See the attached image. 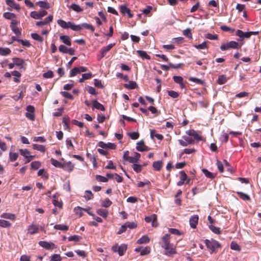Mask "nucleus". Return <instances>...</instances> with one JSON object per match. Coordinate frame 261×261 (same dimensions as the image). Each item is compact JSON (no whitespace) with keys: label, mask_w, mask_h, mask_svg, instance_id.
Here are the masks:
<instances>
[{"label":"nucleus","mask_w":261,"mask_h":261,"mask_svg":"<svg viewBox=\"0 0 261 261\" xmlns=\"http://www.w3.org/2000/svg\"><path fill=\"white\" fill-rule=\"evenodd\" d=\"M161 246L165 249L164 254L168 256H172L176 253V247L170 243V235L166 234L162 238Z\"/></svg>","instance_id":"obj_1"},{"label":"nucleus","mask_w":261,"mask_h":261,"mask_svg":"<svg viewBox=\"0 0 261 261\" xmlns=\"http://www.w3.org/2000/svg\"><path fill=\"white\" fill-rule=\"evenodd\" d=\"M205 244L206 247L211 250V253L215 252L216 248L221 247L220 243L214 240H208L206 239L205 240Z\"/></svg>","instance_id":"obj_2"},{"label":"nucleus","mask_w":261,"mask_h":261,"mask_svg":"<svg viewBox=\"0 0 261 261\" xmlns=\"http://www.w3.org/2000/svg\"><path fill=\"white\" fill-rule=\"evenodd\" d=\"M112 250L114 252H118L120 256H122L127 250V245L122 244L118 246V245L116 244L112 246Z\"/></svg>","instance_id":"obj_3"},{"label":"nucleus","mask_w":261,"mask_h":261,"mask_svg":"<svg viewBox=\"0 0 261 261\" xmlns=\"http://www.w3.org/2000/svg\"><path fill=\"white\" fill-rule=\"evenodd\" d=\"M114 45L115 43H113L103 47L99 51V55L97 56L98 60H101Z\"/></svg>","instance_id":"obj_4"},{"label":"nucleus","mask_w":261,"mask_h":261,"mask_svg":"<svg viewBox=\"0 0 261 261\" xmlns=\"http://www.w3.org/2000/svg\"><path fill=\"white\" fill-rule=\"evenodd\" d=\"M26 110L27 112L25 113V117L30 120L35 119V108L33 106L29 105L27 107Z\"/></svg>","instance_id":"obj_5"},{"label":"nucleus","mask_w":261,"mask_h":261,"mask_svg":"<svg viewBox=\"0 0 261 261\" xmlns=\"http://www.w3.org/2000/svg\"><path fill=\"white\" fill-rule=\"evenodd\" d=\"M187 134L190 136H192L194 138V140L197 141H203L205 140L202 136H200L198 133L194 129H190L186 132Z\"/></svg>","instance_id":"obj_6"},{"label":"nucleus","mask_w":261,"mask_h":261,"mask_svg":"<svg viewBox=\"0 0 261 261\" xmlns=\"http://www.w3.org/2000/svg\"><path fill=\"white\" fill-rule=\"evenodd\" d=\"M184 140H178V142L179 144L182 146H187L190 144H194V139L189 138L188 136H185L182 137Z\"/></svg>","instance_id":"obj_7"},{"label":"nucleus","mask_w":261,"mask_h":261,"mask_svg":"<svg viewBox=\"0 0 261 261\" xmlns=\"http://www.w3.org/2000/svg\"><path fill=\"white\" fill-rule=\"evenodd\" d=\"M47 12L45 10H42L40 12L33 11L30 14L31 16L36 19H41L42 17L47 15Z\"/></svg>","instance_id":"obj_8"},{"label":"nucleus","mask_w":261,"mask_h":261,"mask_svg":"<svg viewBox=\"0 0 261 261\" xmlns=\"http://www.w3.org/2000/svg\"><path fill=\"white\" fill-rule=\"evenodd\" d=\"M39 245L46 249L50 250L57 248V246L53 243H49L46 241H40Z\"/></svg>","instance_id":"obj_9"},{"label":"nucleus","mask_w":261,"mask_h":261,"mask_svg":"<svg viewBox=\"0 0 261 261\" xmlns=\"http://www.w3.org/2000/svg\"><path fill=\"white\" fill-rule=\"evenodd\" d=\"M136 149L141 152L148 151L150 148L146 146L144 141L141 140L137 143Z\"/></svg>","instance_id":"obj_10"},{"label":"nucleus","mask_w":261,"mask_h":261,"mask_svg":"<svg viewBox=\"0 0 261 261\" xmlns=\"http://www.w3.org/2000/svg\"><path fill=\"white\" fill-rule=\"evenodd\" d=\"M145 221L147 223L151 222L153 227L157 226V217L153 214L150 216H147L145 218Z\"/></svg>","instance_id":"obj_11"},{"label":"nucleus","mask_w":261,"mask_h":261,"mask_svg":"<svg viewBox=\"0 0 261 261\" xmlns=\"http://www.w3.org/2000/svg\"><path fill=\"white\" fill-rule=\"evenodd\" d=\"M199 217L197 215L191 216L189 219L190 225L192 228H196L198 222Z\"/></svg>","instance_id":"obj_12"},{"label":"nucleus","mask_w":261,"mask_h":261,"mask_svg":"<svg viewBox=\"0 0 261 261\" xmlns=\"http://www.w3.org/2000/svg\"><path fill=\"white\" fill-rule=\"evenodd\" d=\"M120 11L123 14H127L129 18L133 17V14L131 13L130 10L125 5H121L120 7Z\"/></svg>","instance_id":"obj_13"},{"label":"nucleus","mask_w":261,"mask_h":261,"mask_svg":"<svg viewBox=\"0 0 261 261\" xmlns=\"http://www.w3.org/2000/svg\"><path fill=\"white\" fill-rule=\"evenodd\" d=\"M53 19V15H50L47 17H46L43 21H37L36 24L38 27H42L43 25H46L47 23L52 22Z\"/></svg>","instance_id":"obj_14"},{"label":"nucleus","mask_w":261,"mask_h":261,"mask_svg":"<svg viewBox=\"0 0 261 261\" xmlns=\"http://www.w3.org/2000/svg\"><path fill=\"white\" fill-rule=\"evenodd\" d=\"M180 180L177 182V185L178 186H182L184 182L188 179V176L184 171L179 172Z\"/></svg>","instance_id":"obj_15"},{"label":"nucleus","mask_w":261,"mask_h":261,"mask_svg":"<svg viewBox=\"0 0 261 261\" xmlns=\"http://www.w3.org/2000/svg\"><path fill=\"white\" fill-rule=\"evenodd\" d=\"M28 233L31 234H34L38 233L39 231V227L37 225L32 224L28 226Z\"/></svg>","instance_id":"obj_16"},{"label":"nucleus","mask_w":261,"mask_h":261,"mask_svg":"<svg viewBox=\"0 0 261 261\" xmlns=\"http://www.w3.org/2000/svg\"><path fill=\"white\" fill-rule=\"evenodd\" d=\"M96 109L102 111H105L104 106L97 101V100H94L92 101V109Z\"/></svg>","instance_id":"obj_17"},{"label":"nucleus","mask_w":261,"mask_h":261,"mask_svg":"<svg viewBox=\"0 0 261 261\" xmlns=\"http://www.w3.org/2000/svg\"><path fill=\"white\" fill-rule=\"evenodd\" d=\"M6 3L7 5L17 11H19L20 9L19 5L16 4L14 0H6Z\"/></svg>","instance_id":"obj_18"},{"label":"nucleus","mask_w":261,"mask_h":261,"mask_svg":"<svg viewBox=\"0 0 261 261\" xmlns=\"http://www.w3.org/2000/svg\"><path fill=\"white\" fill-rule=\"evenodd\" d=\"M1 217L7 219H9L12 221H14L16 219L15 214L8 213H4L2 214L1 216Z\"/></svg>","instance_id":"obj_19"},{"label":"nucleus","mask_w":261,"mask_h":261,"mask_svg":"<svg viewBox=\"0 0 261 261\" xmlns=\"http://www.w3.org/2000/svg\"><path fill=\"white\" fill-rule=\"evenodd\" d=\"M150 239L149 238L146 236L144 235L141 238L138 239L137 241V243L138 244H146L149 242Z\"/></svg>","instance_id":"obj_20"},{"label":"nucleus","mask_w":261,"mask_h":261,"mask_svg":"<svg viewBox=\"0 0 261 261\" xmlns=\"http://www.w3.org/2000/svg\"><path fill=\"white\" fill-rule=\"evenodd\" d=\"M60 39L67 45L70 46L71 45V43L70 40V37L68 36H60Z\"/></svg>","instance_id":"obj_21"},{"label":"nucleus","mask_w":261,"mask_h":261,"mask_svg":"<svg viewBox=\"0 0 261 261\" xmlns=\"http://www.w3.org/2000/svg\"><path fill=\"white\" fill-rule=\"evenodd\" d=\"M32 147L34 149L38 150L42 153L45 152L46 150L45 146L42 145L33 144L32 145Z\"/></svg>","instance_id":"obj_22"},{"label":"nucleus","mask_w":261,"mask_h":261,"mask_svg":"<svg viewBox=\"0 0 261 261\" xmlns=\"http://www.w3.org/2000/svg\"><path fill=\"white\" fill-rule=\"evenodd\" d=\"M124 87L127 89H134L137 87V84L136 82L131 81L128 84H124Z\"/></svg>","instance_id":"obj_23"},{"label":"nucleus","mask_w":261,"mask_h":261,"mask_svg":"<svg viewBox=\"0 0 261 261\" xmlns=\"http://www.w3.org/2000/svg\"><path fill=\"white\" fill-rule=\"evenodd\" d=\"M68 24L69 28L73 31H79L82 30L81 24L76 25L71 21H68Z\"/></svg>","instance_id":"obj_24"},{"label":"nucleus","mask_w":261,"mask_h":261,"mask_svg":"<svg viewBox=\"0 0 261 261\" xmlns=\"http://www.w3.org/2000/svg\"><path fill=\"white\" fill-rule=\"evenodd\" d=\"M162 166L163 162L161 161H155L152 164V167L156 171H160Z\"/></svg>","instance_id":"obj_25"},{"label":"nucleus","mask_w":261,"mask_h":261,"mask_svg":"<svg viewBox=\"0 0 261 261\" xmlns=\"http://www.w3.org/2000/svg\"><path fill=\"white\" fill-rule=\"evenodd\" d=\"M96 213L103 218H106L108 215V211L102 208L97 210Z\"/></svg>","instance_id":"obj_26"},{"label":"nucleus","mask_w":261,"mask_h":261,"mask_svg":"<svg viewBox=\"0 0 261 261\" xmlns=\"http://www.w3.org/2000/svg\"><path fill=\"white\" fill-rule=\"evenodd\" d=\"M13 61L15 65L20 66V68H22L23 65L24 63V61L23 59L18 58H13Z\"/></svg>","instance_id":"obj_27"},{"label":"nucleus","mask_w":261,"mask_h":261,"mask_svg":"<svg viewBox=\"0 0 261 261\" xmlns=\"http://www.w3.org/2000/svg\"><path fill=\"white\" fill-rule=\"evenodd\" d=\"M137 53L138 54V55L141 57L143 59H147V60H150V57L149 55H148L146 53V51H144V50H138L137 51Z\"/></svg>","instance_id":"obj_28"},{"label":"nucleus","mask_w":261,"mask_h":261,"mask_svg":"<svg viewBox=\"0 0 261 261\" xmlns=\"http://www.w3.org/2000/svg\"><path fill=\"white\" fill-rule=\"evenodd\" d=\"M227 44L228 45V47L229 48V49H238L239 48H240L241 46V45H239L238 42L233 41L227 42Z\"/></svg>","instance_id":"obj_29"},{"label":"nucleus","mask_w":261,"mask_h":261,"mask_svg":"<svg viewBox=\"0 0 261 261\" xmlns=\"http://www.w3.org/2000/svg\"><path fill=\"white\" fill-rule=\"evenodd\" d=\"M57 23L63 29H68L69 28L68 22H66L65 21L62 19H58L57 20Z\"/></svg>","instance_id":"obj_30"},{"label":"nucleus","mask_w":261,"mask_h":261,"mask_svg":"<svg viewBox=\"0 0 261 261\" xmlns=\"http://www.w3.org/2000/svg\"><path fill=\"white\" fill-rule=\"evenodd\" d=\"M237 194L239 196V197L243 200H247V201L250 200V197H249V196L245 193H244L241 192H237Z\"/></svg>","instance_id":"obj_31"},{"label":"nucleus","mask_w":261,"mask_h":261,"mask_svg":"<svg viewBox=\"0 0 261 261\" xmlns=\"http://www.w3.org/2000/svg\"><path fill=\"white\" fill-rule=\"evenodd\" d=\"M54 227L56 229L63 231H67L69 229V227L67 225L64 224H56L54 226Z\"/></svg>","instance_id":"obj_32"},{"label":"nucleus","mask_w":261,"mask_h":261,"mask_svg":"<svg viewBox=\"0 0 261 261\" xmlns=\"http://www.w3.org/2000/svg\"><path fill=\"white\" fill-rule=\"evenodd\" d=\"M11 53V50L9 48L0 47V55L2 56H7Z\"/></svg>","instance_id":"obj_33"},{"label":"nucleus","mask_w":261,"mask_h":261,"mask_svg":"<svg viewBox=\"0 0 261 261\" xmlns=\"http://www.w3.org/2000/svg\"><path fill=\"white\" fill-rule=\"evenodd\" d=\"M202 172L205 175V176L209 178L213 179L215 177V174L209 171L208 170L206 169H203L202 170Z\"/></svg>","instance_id":"obj_34"},{"label":"nucleus","mask_w":261,"mask_h":261,"mask_svg":"<svg viewBox=\"0 0 261 261\" xmlns=\"http://www.w3.org/2000/svg\"><path fill=\"white\" fill-rule=\"evenodd\" d=\"M189 80L191 82H192L195 83L197 84L201 85H204L205 83L204 81H203L200 79H199L197 77H190L189 78Z\"/></svg>","instance_id":"obj_35"},{"label":"nucleus","mask_w":261,"mask_h":261,"mask_svg":"<svg viewBox=\"0 0 261 261\" xmlns=\"http://www.w3.org/2000/svg\"><path fill=\"white\" fill-rule=\"evenodd\" d=\"M69 8L76 12H81L83 11V9L79 5L75 4H72Z\"/></svg>","instance_id":"obj_36"},{"label":"nucleus","mask_w":261,"mask_h":261,"mask_svg":"<svg viewBox=\"0 0 261 261\" xmlns=\"http://www.w3.org/2000/svg\"><path fill=\"white\" fill-rule=\"evenodd\" d=\"M36 5L42 8L47 9L49 8V5L47 2L39 1L36 3Z\"/></svg>","instance_id":"obj_37"},{"label":"nucleus","mask_w":261,"mask_h":261,"mask_svg":"<svg viewBox=\"0 0 261 261\" xmlns=\"http://www.w3.org/2000/svg\"><path fill=\"white\" fill-rule=\"evenodd\" d=\"M50 162H51V164L56 167L61 168H63V165H62V164L61 163H60L58 161H57L53 158L51 159Z\"/></svg>","instance_id":"obj_38"},{"label":"nucleus","mask_w":261,"mask_h":261,"mask_svg":"<svg viewBox=\"0 0 261 261\" xmlns=\"http://www.w3.org/2000/svg\"><path fill=\"white\" fill-rule=\"evenodd\" d=\"M193 46L198 49H207L208 48L207 45V42L204 41L202 42L201 44H198V45H194Z\"/></svg>","instance_id":"obj_39"},{"label":"nucleus","mask_w":261,"mask_h":261,"mask_svg":"<svg viewBox=\"0 0 261 261\" xmlns=\"http://www.w3.org/2000/svg\"><path fill=\"white\" fill-rule=\"evenodd\" d=\"M11 226V224L8 221L0 219V226L4 228H8Z\"/></svg>","instance_id":"obj_40"},{"label":"nucleus","mask_w":261,"mask_h":261,"mask_svg":"<svg viewBox=\"0 0 261 261\" xmlns=\"http://www.w3.org/2000/svg\"><path fill=\"white\" fill-rule=\"evenodd\" d=\"M83 211H86V208H82L80 206H77L74 208L75 213L77 215H79L80 217H82L83 216Z\"/></svg>","instance_id":"obj_41"},{"label":"nucleus","mask_w":261,"mask_h":261,"mask_svg":"<svg viewBox=\"0 0 261 261\" xmlns=\"http://www.w3.org/2000/svg\"><path fill=\"white\" fill-rule=\"evenodd\" d=\"M31 37L33 39L40 42H42L43 41V37L37 33H32L31 34Z\"/></svg>","instance_id":"obj_42"},{"label":"nucleus","mask_w":261,"mask_h":261,"mask_svg":"<svg viewBox=\"0 0 261 261\" xmlns=\"http://www.w3.org/2000/svg\"><path fill=\"white\" fill-rule=\"evenodd\" d=\"M82 29L83 28H85L88 30H90L92 32H94L95 29L93 25L90 24H88L87 23H83L81 24Z\"/></svg>","instance_id":"obj_43"},{"label":"nucleus","mask_w":261,"mask_h":261,"mask_svg":"<svg viewBox=\"0 0 261 261\" xmlns=\"http://www.w3.org/2000/svg\"><path fill=\"white\" fill-rule=\"evenodd\" d=\"M18 156V154L15 152H12L10 151L9 152V159L12 162L15 161Z\"/></svg>","instance_id":"obj_44"},{"label":"nucleus","mask_w":261,"mask_h":261,"mask_svg":"<svg viewBox=\"0 0 261 261\" xmlns=\"http://www.w3.org/2000/svg\"><path fill=\"white\" fill-rule=\"evenodd\" d=\"M4 17L7 19H12L16 18L15 14L10 12H5L3 14Z\"/></svg>","instance_id":"obj_45"},{"label":"nucleus","mask_w":261,"mask_h":261,"mask_svg":"<svg viewBox=\"0 0 261 261\" xmlns=\"http://www.w3.org/2000/svg\"><path fill=\"white\" fill-rule=\"evenodd\" d=\"M84 197L87 200L92 199L93 198V194L90 190H86L85 193Z\"/></svg>","instance_id":"obj_46"},{"label":"nucleus","mask_w":261,"mask_h":261,"mask_svg":"<svg viewBox=\"0 0 261 261\" xmlns=\"http://www.w3.org/2000/svg\"><path fill=\"white\" fill-rule=\"evenodd\" d=\"M112 204L111 201L108 198H106L102 201L101 205L105 207H108Z\"/></svg>","instance_id":"obj_47"},{"label":"nucleus","mask_w":261,"mask_h":261,"mask_svg":"<svg viewBox=\"0 0 261 261\" xmlns=\"http://www.w3.org/2000/svg\"><path fill=\"white\" fill-rule=\"evenodd\" d=\"M79 73H80L79 68L77 67H75L71 69L69 77L74 76Z\"/></svg>","instance_id":"obj_48"},{"label":"nucleus","mask_w":261,"mask_h":261,"mask_svg":"<svg viewBox=\"0 0 261 261\" xmlns=\"http://www.w3.org/2000/svg\"><path fill=\"white\" fill-rule=\"evenodd\" d=\"M31 168L34 170H37L41 166V163L39 161H34L32 162Z\"/></svg>","instance_id":"obj_49"},{"label":"nucleus","mask_w":261,"mask_h":261,"mask_svg":"<svg viewBox=\"0 0 261 261\" xmlns=\"http://www.w3.org/2000/svg\"><path fill=\"white\" fill-rule=\"evenodd\" d=\"M126 225V228H129L130 229H134L137 227V224L134 222H126L124 223Z\"/></svg>","instance_id":"obj_50"},{"label":"nucleus","mask_w":261,"mask_h":261,"mask_svg":"<svg viewBox=\"0 0 261 261\" xmlns=\"http://www.w3.org/2000/svg\"><path fill=\"white\" fill-rule=\"evenodd\" d=\"M134 170L137 173H139L142 171V165L140 164H134L132 166Z\"/></svg>","instance_id":"obj_51"},{"label":"nucleus","mask_w":261,"mask_h":261,"mask_svg":"<svg viewBox=\"0 0 261 261\" xmlns=\"http://www.w3.org/2000/svg\"><path fill=\"white\" fill-rule=\"evenodd\" d=\"M62 257L58 254H54L50 256V261H61Z\"/></svg>","instance_id":"obj_52"},{"label":"nucleus","mask_w":261,"mask_h":261,"mask_svg":"<svg viewBox=\"0 0 261 261\" xmlns=\"http://www.w3.org/2000/svg\"><path fill=\"white\" fill-rule=\"evenodd\" d=\"M209 228L215 233L216 234H220L221 233V231L220 228L216 227L214 225H209Z\"/></svg>","instance_id":"obj_53"},{"label":"nucleus","mask_w":261,"mask_h":261,"mask_svg":"<svg viewBox=\"0 0 261 261\" xmlns=\"http://www.w3.org/2000/svg\"><path fill=\"white\" fill-rule=\"evenodd\" d=\"M150 252V248L149 247H145V248L141 249L140 254L141 255H147Z\"/></svg>","instance_id":"obj_54"},{"label":"nucleus","mask_w":261,"mask_h":261,"mask_svg":"<svg viewBox=\"0 0 261 261\" xmlns=\"http://www.w3.org/2000/svg\"><path fill=\"white\" fill-rule=\"evenodd\" d=\"M54 73L53 71L51 70H49L46 72H45L43 74V76L44 78L48 79V78H51L54 77Z\"/></svg>","instance_id":"obj_55"},{"label":"nucleus","mask_w":261,"mask_h":261,"mask_svg":"<svg viewBox=\"0 0 261 261\" xmlns=\"http://www.w3.org/2000/svg\"><path fill=\"white\" fill-rule=\"evenodd\" d=\"M19 151L20 154L25 158H27V156L30 154V151L27 149H19Z\"/></svg>","instance_id":"obj_56"},{"label":"nucleus","mask_w":261,"mask_h":261,"mask_svg":"<svg viewBox=\"0 0 261 261\" xmlns=\"http://www.w3.org/2000/svg\"><path fill=\"white\" fill-rule=\"evenodd\" d=\"M82 239L81 237L77 235H73L68 238L69 241H79Z\"/></svg>","instance_id":"obj_57"},{"label":"nucleus","mask_w":261,"mask_h":261,"mask_svg":"<svg viewBox=\"0 0 261 261\" xmlns=\"http://www.w3.org/2000/svg\"><path fill=\"white\" fill-rule=\"evenodd\" d=\"M227 81V79L224 75H220L219 76L218 79V83L219 84H223L225 83Z\"/></svg>","instance_id":"obj_58"},{"label":"nucleus","mask_w":261,"mask_h":261,"mask_svg":"<svg viewBox=\"0 0 261 261\" xmlns=\"http://www.w3.org/2000/svg\"><path fill=\"white\" fill-rule=\"evenodd\" d=\"M173 79L174 81L177 84H181L182 82H183V78L180 76H176L174 75L173 77Z\"/></svg>","instance_id":"obj_59"},{"label":"nucleus","mask_w":261,"mask_h":261,"mask_svg":"<svg viewBox=\"0 0 261 261\" xmlns=\"http://www.w3.org/2000/svg\"><path fill=\"white\" fill-rule=\"evenodd\" d=\"M205 37L210 40H217L218 39V35L216 34H212L208 33L206 34Z\"/></svg>","instance_id":"obj_60"},{"label":"nucleus","mask_w":261,"mask_h":261,"mask_svg":"<svg viewBox=\"0 0 261 261\" xmlns=\"http://www.w3.org/2000/svg\"><path fill=\"white\" fill-rule=\"evenodd\" d=\"M33 141L34 142H45L46 141V139L42 136L39 137H35L33 138Z\"/></svg>","instance_id":"obj_61"},{"label":"nucleus","mask_w":261,"mask_h":261,"mask_svg":"<svg viewBox=\"0 0 261 261\" xmlns=\"http://www.w3.org/2000/svg\"><path fill=\"white\" fill-rule=\"evenodd\" d=\"M96 179L97 180L101 182H106L108 181V178L99 175H97L96 176Z\"/></svg>","instance_id":"obj_62"},{"label":"nucleus","mask_w":261,"mask_h":261,"mask_svg":"<svg viewBox=\"0 0 261 261\" xmlns=\"http://www.w3.org/2000/svg\"><path fill=\"white\" fill-rule=\"evenodd\" d=\"M168 93L170 97L173 98H177L179 96L177 92L172 90L168 91Z\"/></svg>","instance_id":"obj_63"},{"label":"nucleus","mask_w":261,"mask_h":261,"mask_svg":"<svg viewBox=\"0 0 261 261\" xmlns=\"http://www.w3.org/2000/svg\"><path fill=\"white\" fill-rule=\"evenodd\" d=\"M61 93L63 96H64V97H65L66 98H68L69 99H73V96L71 94H70L69 93H68L67 92L62 91L61 92Z\"/></svg>","instance_id":"obj_64"}]
</instances>
